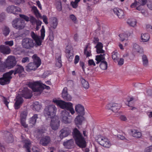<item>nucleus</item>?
<instances>
[{"mask_svg": "<svg viewBox=\"0 0 152 152\" xmlns=\"http://www.w3.org/2000/svg\"><path fill=\"white\" fill-rule=\"evenodd\" d=\"M12 24L14 28L18 29H23L25 25L24 20L19 18L14 20L12 22Z\"/></svg>", "mask_w": 152, "mask_h": 152, "instance_id": "nucleus-11", "label": "nucleus"}, {"mask_svg": "<svg viewBox=\"0 0 152 152\" xmlns=\"http://www.w3.org/2000/svg\"><path fill=\"white\" fill-rule=\"evenodd\" d=\"M147 6L149 9L152 10V0H148Z\"/></svg>", "mask_w": 152, "mask_h": 152, "instance_id": "nucleus-49", "label": "nucleus"}, {"mask_svg": "<svg viewBox=\"0 0 152 152\" xmlns=\"http://www.w3.org/2000/svg\"><path fill=\"white\" fill-rule=\"evenodd\" d=\"M54 102L62 109H65L66 110L62 111L61 118V121L65 124H69L72 122V118L69 116V112L72 114L75 113L73 108L72 104L71 102H66L62 100H56Z\"/></svg>", "mask_w": 152, "mask_h": 152, "instance_id": "nucleus-1", "label": "nucleus"}, {"mask_svg": "<svg viewBox=\"0 0 152 152\" xmlns=\"http://www.w3.org/2000/svg\"><path fill=\"white\" fill-rule=\"evenodd\" d=\"M127 24L130 26L134 27L136 25L137 21L133 18L128 19L127 21Z\"/></svg>", "mask_w": 152, "mask_h": 152, "instance_id": "nucleus-35", "label": "nucleus"}, {"mask_svg": "<svg viewBox=\"0 0 152 152\" xmlns=\"http://www.w3.org/2000/svg\"><path fill=\"white\" fill-rule=\"evenodd\" d=\"M84 120V118L83 115H78L75 118L74 122L75 124L78 127V125H81L83 121Z\"/></svg>", "mask_w": 152, "mask_h": 152, "instance_id": "nucleus-24", "label": "nucleus"}, {"mask_svg": "<svg viewBox=\"0 0 152 152\" xmlns=\"http://www.w3.org/2000/svg\"><path fill=\"white\" fill-rule=\"evenodd\" d=\"M60 132V133L59 136L61 139L66 137L69 133V131L65 129H61Z\"/></svg>", "mask_w": 152, "mask_h": 152, "instance_id": "nucleus-29", "label": "nucleus"}, {"mask_svg": "<svg viewBox=\"0 0 152 152\" xmlns=\"http://www.w3.org/2000/svg\"><path fill=\"white\" fill-rule=\"evenodd\" d=\"M14 70H12L10 71V73L11 75L12 74L14 75L18 74H20L23 72L24 71V68L21 65L17 64L15 65Z\"/></svg>", "mask_w": 152, "mask_h": 152, "instance_id": "nucleus-15", "label": "nucleus"}, {"mask_svg": "<svg viewBox=\"0 0 152 152\" xmlns=\"http://www.w3.org/2000/svg\"><path fill=\"white\" fill-rule=\"evenodd\" d=\"M7 11L8 13H13L14 14H17V12H20V9L19 7L11 6L7 8Z\"/></svg>", "mask_w": 152, "mask_h": 152, "instance_id": "nucleus-18", "label": "nucleus"}, {"mask_svg": "<svg viewBox=\"0 0 152 152\" xmlns=\"http://www.w3.org/2000/svg\"><path fill=\"white\" fill-rule=\"evenodd\" d=\"M7 68V67L6 66L4 62L3 63H2L1 62L0 64V72H5V69Z\"/></svg>", "mask_w": 152, "mask_h": 152, "instance_id": "nucleus-43", "label": "nucleus"}, {"mask_svg": "<svg viewBox=\"0 0 152 152\" xmlns=\"http://www.w3.org/2000/svg\"><path fill=\"white\" fill-rule=\"evenodd\" d=\"M66 56L68 59L69 61H72L73 57V51L72 48L69 49L68 46L66 47Z\"/></svg>", "mask_w": 152, "mask_h": 152, "instance_id": "nucleus-20", "label": "nucleus"}, {"mask_svg": "<svg viewBox=\"0 0 152 152\" xmlns=\"http://www.w3.org/2000/svg\"><path fill=\"white\" fill-rule=\"evenodd\" d=\"M142 60L143 66H147L148 64V61L147 56L145 55H143L142 56Z\"/></svg>", "mask_w": 152, "mask_h": 152, "instance_id": "nucleus-37", "label": "nucleus"}, {"mask_svg": "<svg viewBox=\"0 0 152 152\" xmlns=\"http://www.w3.org/2000/svg\"><path fill=\"white\" fill-rule=\"evenodd\" d=\"M105 54L96 56L95 59L97 61L96 64H98L99 62L101 63L99 65V66L101 69L103 70H106L107 68V64L106 61H104Z\"/></svg>", "mask_w": 152, "mask_h": 152, "instance_id": "nucleus-9", "label": "nucleus"}, {"mask_svg": "<svg viewBox=\"0 0 152 152\" xmlns=\"http://www.w3.org/2000/svg\"><path fill=\"white\" fill-rule=\"evenodd\" d=\"M80 0H75L74 2H71V4L72 7L76 8L77 7V4L80 1Z\"/></svg>", "mask_w": 152, "mask_h": 152, "instance_id": "nucleus-45", "label": "nucleus"}, {"mask_svg": "<svg viewBox=\"0 0 152 152\" xmlns=\"http://www.w3.org/2000/svg\"><path fill=\"white\" fill-rule=\"evenodd\" d=\"M150 37L148 33L142 34H141V41L143 42H148L149 39Z\"/></svg>", "mask_w": 152, "mask_h": 152, "instance_id": "nucleus-32", "label": "nucleus"}, {"mask_svg": "<svg viewBox=\"0 0 152 152\" xmlns=\"http://www.w3.org/2000/svg\"><path fill=\"white\" fill-rule=\"evenodd\" d=\"M62 96L63 99L67 101H70L72 99L71 96L68 93L67 88L66 87H64L62 93Z\"/></svg>", "mask_w": 152, "mask_h": 152, "instance_id": "nucleus-17", "label": "nucleus"}, {"mask_svg": "<svg viewBox=\"0 0 152 152\" xmlns=\"http://www.w3.org/2000/svg\"><path fill=\"white\" fill-rule=\"evenodd\" d=\"M34 107L36 110L38 111L40 109L41 106L38 102H36L34 103Z\"/></svg>", "mask_w": 152, "mask_h": 152, "instance_id": "nucleus-46", "label": "nucleus"}, {"mask_svg": "<svg viewBox=\"0 0 152 152\" xmlns=\"http://www.w3.org/2000/svg\"><path fill=\"white\" fill-rule=\"evenodd\" d=\"M50 139L48 136L43 137L40 140V143L43 146L47 145L50 142Z\"/></svg>", "mask_w": 152, "mask_h": 152, "instance_id": "nucleus-28", "label": "nucleus"}, {"mask_svg": "<svg viewBox=\"0 0 152 152\" xmlns=\"http://www.w3.org/2000/svg\"><path fill=\"white\" fill-rule=\"evenodd\" d=\"M75 110L79 114L82 115H84V108L81 105L78 104L76 105Z\"/></svg>", "mask_w": 152, "mask_h": 152, "instance_id": "nucleus-22", "label": "nucleus"}, {"mask_svg": "<svg viewBox=\"0 0 152 152\" xmlns=\"http://www.w3.org/2000/svg\"><path fill=\"white\" fill-rule=\"evenodd\" d=\"M19 16L20 17L23 19L27 21H29V18L26 15H23L20 14Z\"/></svg>", "mask_w": 152, "mask_h": 152, "instance_id": "nucleus-53", "label": "nucleus"}, {"mask_svg": "<svg viewBox=\"0 0 152 152\" xmlns=\"http://www.w3.org/2000/svg\"><path fill=\"white\" fill-rule=\"evenodd\" d=\"M139 2L141 3V5L144 6L146 3L147 4L148 0H138Z\"/></svg>", "mask_w": 152, "mask_h": 152, "instance_id": "nucleus-62", "label": "nucleus"}, {"mask_svg": "<svg viewBox=\"0 0 152 152\" xmlns=\"http://www.w3.org/2000/svg\"><path fill=\"white\" fill-rule=\"evenodd\" d=\"M13 141V139L12 137L10 134V136L8 137L7 140V141L8 143H11Z\"/></svg>", "mask_w": 152, "mask_h": 152, "instance_id": "nucleus-57", "label": "nucleus"}, {"mask_svg": "<svg viewBox=\"0 0 152 152\" xmlns=\"http://www.w3.org/2000/svg\"><path fill=\"white\" fill-rule=\"evenodd\" d=\"M22 142L24 144L23 146L27 149V152H30V144L31 142L28 139H23L22 140Z\"/></svg>", "mask_w": 152, "mask_h": 152, "instance_id": "nucleus-26", "label": "nucleus"}, {"mask_svg": "<svg viewBox=\"0 0 152 152\" xmlns=\"http://www.w3.org/2000/svg\"><path fill=\"white\" fill-rule=\"evenodd\" d=\"M29 61V58L28 57H25L23 58L22 60V62L23 63H25Z\"/></svg>", "mask_w": 152, "mask_h": 152, "instance_id": "nucleus-61", "label": "nucleus"}, {"mask_svg": "<svg viewBox=\"0 0 152 152\" xmlns=\"http://www.w3.org/2000/svg\"><path fill=\"white\" fill-rule=\"evenodd\" d=\"M152 150V145L146 148L145 150V152H151Z\"/></svg>", "mask_w": 152, "mask_h": 152, "instance_id": "nucleus-63", "label": "nucleus"}, {"mask_svg": "<svg viewBox=\"0 0 152 152\" xmlns=\"http://www.w3.org/2000/svg\"><path fill=\"white\" fill-rule=\"evenodd\" d=\"M28 85L29 87L31 88L33 91L39 92L40 93H41L44 88L48 90L50 89L49 86L41 83L39 82L29 83Z\"/></svg>", "mask_w": 152, "mask_h": 152, "instance_id": "nucleus-6", "label": "nucleus"}, {"mask_svg": "<svg viewBox=\"0 0 152 152\" xmlns=\"http://www.w3.org/2000/svg\"><path fill=\"white\" fill-rule=\"evenodd\" d=\"M42 29L40 30L41 36H38L35 34L34 32H31V36L32 39L35 41V45L36 46H39L41 45L43 40L45 36V30L44 26H42Z\"/></svg>", "mask_w": 152, "mask_h": 152, "instance_id": "nucleus-5", "label": "nucleus"}, {"mask_svg": "<svg viewBox=\"0 0 152 152\" xmlns=\"http://www.w3.org/2000/svg\"><path fill=\"white\" fill-rule=\"evenodd\" d=\"M88 64L89 66L93 65L95 66L96 65L93 59H89L88 61Z\"/></svg>", "mask_w": 152, "mask_h": 152, "instance_id": "nucleus-60", "label": "nucleus"}, {"mask_svg": "<svg viewBox=\"0 0 152 152\" xmlns=\"http://www.w3.org/2000/svg\"><path fill=\"white\" fill-rule=\"evenodd\" d=\"M34 62H31L26 66V70L27 72L34 70L39 67L41 64V59L36 54H34L32 57Z\"/></svg>", "mask_w": 152, "mask_h": 152, "instance_id": "nucleus-4", "label": "nucleus"}, {"mask_svg": "<svg viewBox=\"0 0 152 152\" xmlns=\"http://www.w3.org/2000/svg\"><path fill=\"white\" fill-rule=\"evenodd\" d=\"M60 121L58 117L55 116L52 118L50 123V126L54 130L58 129L59 126Z\"/></svg>", "mask_w": 152, "mask_h": 152, "instance_id": "nucleus-14", "label": "nucleus"}, {"mask_svg": "<svg viewBox=\"0 0 152 152\" xmlns=\"http://www.w3.org/2000/svg\"><path fill=\"white\" fill-rule=\"evenodd\" d=\"M139 4V2L137 1L136 0H135L134 2L131 4V7L132 8H134Z\"/></svg>", "mask_w": 152, "mask_h": 152, "instance_id": "nucleus-51", "label": "nucleus"}, {"mask_svg": "<svg viewBox=\"0 0 152 152\" xmlns=\"http://www.w3.org/2000/svg\"><path fill=\"white\" fill-rule=\"evenodd\" d=\"M27 116V113L25 111L23 112L20 114V118L26 119Z\"/></svg>", "mask_w": 152, "mask_h": 152, "instance_id": "nucleus-55", "label": "nucleus"}, {"mask_svg": "<svg viewBox=\"0 0 152 152\" xmlns=\"http://www.w3.org/2000/svg\"><path fill=\"white\" fill-rule=\"evenodd\" d=\"M3 33L4 35L6 36L9 33L10 30L9 28L7 26H5L2 28Z\"/></svg>", "mask_w": 152, "mask_h": 152, "instance_id": "nucleus-42", "label": "nucleus"}, {"mask_svg": "<svg viewBox=\"0 0 152 152\" xmlns=\"http://www.w3.org/2000/svg\"><path fill=\"white\" fill-rule=\"evenodd\" d=\"M72 134L77 145L80 148H85L86 146L85 139L77 128L73 129Z\"/></svg>", "mask_w": 152, "mask_h": 152, "instance_id": "nucleus-3", "label": "nucleus"}, {"mask_svg": "<svg viewBox=\"0 0 152 152\" xmlns=\"http://www.w3.org/2000/svg\"><path fill=\"white\" fill-rule=\"evenodd\" d=\"M143 6L142 5H139L138 7H136V9L139 11H141V13L145 16L146 15V14H147V13L146 11L143 10Z\"/></svg>", "mask_w": 152, "mask_h": 152, "instance_id": "nucleus-38", "label": "nucleus"}, {"mask_svg": "<svg viewBox=\"0 0 152 152\" xmlns=\"http://www.w3.org/2000/svg\"><path fill=\"white\" fill-rule=\"evenodd\" d=\"M112 58L115 61H117L119 58V54L116 51L113 52L112 53Z\"/></svg>", "mask_w": 152, "mask_h": 152, "instance_id": "nucleus-41", "label": "nucleus"}, {"mask_svg": "<svg viewBox=\"0 0 152 152\" xmlns=\"http://www.w3.org/2000/svg\"><path fill=\"white\" fill-rule=\"evenodd\" d=\"M49 23L51 29H55L56 28L58 25V20L55 17H52L50 18Z\"/></svg>", "mask_w": 152, "mask_h": 152, "instance_id": "nucleus-21", "label": "nucleus"}, {"mask_svg": "<svg viewBox=\"0 0 152 152\" xmlns=\"http://www.w3.org/2000/svg\"><path fill=\"white\" fill-rule=\"evenodd\" d=\"M74 144V141L73 140H70L68 141L64 142L63 145L67 148L69 149L73 146Z\"/></svg>", "mask_w": 152, "mask_h": 152, "instance_id": "nucleus-30", "label": "nucleus"}, {"mask_svg": "<svg viewBox=\"0 0 152 152\" xmlns=\"http://www.w3.org/2000/svg\"><path fill=\"white\" fill-rule=\"evenodd\" d=\"M37 20L33 16H31L30 17L29 20L32 23V24H35Z\"/></svg>", "mask_w": 152, "mask_h": 152, "instance_id": "nucleus-54", "label": "nucleus"}, {"mask_svg": "<svg viewBox=\"0 0 152 152\" xmlns=\"http://www.w3.org/2000/svg\"><path fill=\"white\" fill-rule=\"evenodd\" d=\"M131 34L129 32L128 33L124 34V41L125 40H127L128 39V37L130 36Z\"/></svg>", "mask_w": 152, "mask_h": 152, "instance_id": "nucleus-59", "label": "nucleus"}, {"mask_svg": "<svg viewBox=\"0 0 152 152\" xmlns=\"http://www.w3.org/2000/svg\"><path fill=\"white\" fill-rule=\"evenodd\" d=\"M2 100L4 104H5L6 106L8 108V104L9 103V99L6 98L5 97L3 96Z\"/></svg>", "mask_w": 152, "mask_h": 152, "instance_id": "nucleus-47", "label": "nucleus"}, {"mask_svg": "<svg viewBox=\"0 0 152 152\" xmlns=\"http://www.w3.org/2000/svg\"><path fill=\"white\" fill-rule=\"evenodd\" d=\"M134 100L133 97H131L128 98L127 99V103H126L127 105L129 107H131L132 108L131 109L132 110H134L136 109V108L134 107H132L133 105V101Z\"/></svg>", "mask_w": 152, "mask_h": 152, "instance_id": "nucleus-34", "label": "nucleus"}, {"mask_svg": "<svg viewBox=\"0 0 152 152\" xmlns=\"http://www.w3.org/2000/svg\"><path fill=\"white\" fill-rule=\"evenodd\" d=\"M56 111V108L54 105H49L45 108L44 114L46 117L53 118Z\"/></svg>", "mask_w": 152, "mask_h": 152, "instance_id": "nucleus-8", "label": "nucleus"}, {"mask_svg": "<svg viewBox=\"0 0 152 152\" xmlns=\"http://www.w3.org/2000/svg\"><path fill=\"white\" fill-rule=\"evenodd\" d=\"M32 10H33L37 18H39L41 17V15L39 13L36 7L35 6L32 7Z\"/></svg>", "mask_w": 152, "mask_h": 152, "instance_id": "nucleus-40", "label": "nucleus"}, {"mask_svg": "<svg viewBox=\"0 0 152 152\" xmlns=\"http://www.w3.org/2000/svg\"><path fill=\"white\" fill-rule=\"evenodd\" d=\"M132 51L134 53L140 54L143 53L142 48L136 43L133 44Z\"/></svg>", "mask_w": 152, "mask_h": 152, "instance_id": "nucleus-19", "label": "nucleus"}, {"mask_svg": "<svg viewBox=\"0 0 152 152\" xmlns=\"http://www.w3.org/2000/svg\"><path fill=\"white\" fill-rule=\"evenodd\" d=\"M131 132L133 137L136 138H140L141 136V133L137 130H131Z\"/></svg>", "mask_w": 152, "mask_h": 152, "instance_id": "nucleus-33", "label": "nucleus"}, {"mask_svg": "<svg viewBox=\"0 0 152 152\" xmlns=\"http://www.w3.org/2000/svg\"><path fill=\"white\" fill-rule=\"evenodd\" d=\"M97 141L101 145L104 147L109 148L111 146L109 140L105 137H100L97 139Z\"/></svg>", "mask_w": 152, "mask_h": 152, "instance_id": "nucleus-13", "label": "nucleus"}, {"mask_svg": "<svg viewBox=\"0 0 152 152\" xmlns=\"http://www.w3.org/2000/svg\"><path fill=\"white\" fill-rule=\"evenodd\" d=\"M32 150L33 152H39V148L35 146L33 147L32 148Z\"/></svg>", "mask_w": 152, "mask_h": 152, "instance_id": "nucleus-64", "label": "nucleus"}, {"mask_svg": "<svg viewBox=\"0 0 152 152\" xmlns=\"http://www.w3.org/2000/svg\"><path fill=\"white\" fill-rule=\"evenodd\" d=\"M0 51L4 54H8L10 53L11 50L9 47L1 45L0 46Z\"/></svg>", "mask_w": 152, "mask_h": 152, "instance_id": "nucleus-23", "label": "nucleus"}, {"mask_svg": "<svg viewBox=\"0 0 152 152\" xmlns=\"http://www.w3.org/2000/svg\"><path fill=\"white\" fill-rule=\"evenodd\" d=\"M31 91L28 88H26L22 91V93L19 94L16 96L15 102V108L18 109L20 107V105L23 102V99L22 97H24L26 99H29L32 97Z\"/></svg>", "mask_w": 152, "mask_h": 152, "instance_id": "nucleus-2", "label": "nucleus"}, {"mask_svg": "<svg viewBox=\"0 0 152 152\" xmlns=\"http://www.w3.org/2000/svg\"><path fill=\"white\" fill-rule=\"evenodd\" d=\"M114 13L119 18L122 19L124 17V12L119 8H115L113 9Z\"/></svg>", "mask_w": 152, "mask_h": 152, "instance_id": "nucleus-25", "label": "nucleus"}, {"mask_svg": "<svg viewBox=\"0 0 152 152\" xmlns=\"http://www.w3.org/2000/svg\"><path fill=\"white\" fill-rule=\"evenodd\" d=\"M95 48L96 49L97 53H104V51L102 49L103 45L101 43L98 42Z\"/></svg>", "mask_w": 152, "mask_h": 152, "instance_id": "nucleus-31", "label": "nucleus"}, {"mask_svg": "<svg viewBox=\"0 0 152 152\" xmlns=\"http://www.w3.org/2000/svg\"><path fill=\"white\" fill-rule=\"evenodd\" d=\"M38 118V115L35 114L29 119V124L30 126L32 127L35 125L37 121V119Z\"/></svg>", "mask_w": 152, "mask_h": 152, "instance_id": "nucleus-27", "label": "nucleus"}, {"mask_svg": "<svg viewBox=\"0 0 152 152\" xmlns=\"http://www.w3.org/2000/svg\"><path fill=\"white\" fill-rule=\"evenodd\" d=\"M61 3L60 1H57L56 3V8L58 11H61L62 10Z\"/></svg>", "mask_w": 152, "mask_h": 152, "instance_id": "nucleus-44", "label": "nucleus"}, {"mask_svg": "<svg viewBox=\"0 0 152 152\" xmlns=\"http://www.w3.org/2000/svg\"><path fill=\"white\" fill-rule=\"evenodd\" d=\"M121 107L120 104L115 103H109L108 104L106 107V108L108 110H111L114 113L117 112Z\"/></svg>", "mask_w": 152, "mask_h": 152, "instance_id": "nucleus-16", "label": "nucleus"}, {"mask_svg": "<svg viewBox=\"0 0 152 152\" xmlns=\"http://www.w3.org/2000/svg\"><path fill=\"white\" fill-rule=\"evenodd\" d=\"M84 53L86 57H88L91 56V52L90 48H88V46H86L84 49Z\"/></svg>", "mask_w": 152, "mask_h": 152, "instance_id": "nucleus-39", "label": "nucleus"}, {"mask_svg": "<svg viewBox=\"0 0 152 152\" xmlns=\"http://www.w3.org/2000/svg\"><path fill=\"white\" fill-rule=\"evenodd\" d=\"M123 132L122 133H119V134L117 135V137L118 140H123L124 139V136Z\"/></svg>", "mask_w": 152, "mask_h": 152, "instance_id": "nucleus-52", "label": "nucleus"}, {"mask_svg": "<svg viewBox=\"0 0 152 152\" xmlns=\"http://www.w3.org/2000/svg\"><path fill=\"white\" fill-rule=\"evenodd\" d=\"M21 45L23 48L31 50L34 48L35 43L33 39L26 37L23 39L21 41Z\"/></svg>", "mask_w": 152, "mask_h": 152, "instance_id": "nucleus-7", "label": "nucleus"}, {"mask_svg": "<svg viewBox=\"0 0 152 152\" xmlns=\"http://www.w3.org/2000/svg\"><path fill=\"white\" fill-rule=\"evenodd\" d=\"M81 81L82 87L85 89H88L89 87V84L88 82L83 78H82Z\"/></svg>", "mask_w": 152, "mask_h": 152, "instance_id": "nucleus-36", "label": "nucleus"}, {"mask_svg": "<svg viewBox=\"0 0 152 152\" xmlns=\"http://www.w3.org/2000/svg\"><path fill=\"white\" fill-rule=\"evenodd\" d=\"M26 119L20 118V122L21 125L25 128L27 127V125L26 124Z\"/></svg>", "mask_w": 152, "mask_h": 152, "instance_id": "nucleus-48", "label": "nucleus"}, {"mask_svg": "<svg viewBox=\"0 0 152 152\" xmlns=\"http://www.w3.org/2000/svg\"><path fill=\"white\" fill-rule=\"evenodd\" d=\"M12 78V77L9 72L5 73L3 77L0 78V84L4 85L9 84Z\"/></svg>", "mask_w": 152, "mask_h": 152, "instance_id": "nucleus-12", "label": "nucleus"}, {"mask_svg": "<svg viewBox=\"0 0 152 152\" xmlns=\"http://www.w3.org/2000/svg\"><path fill=\"white\" fill-rule=\"evenodd\" d=\"M70 18L75 23H76L77 22V18L74 15L72 14L70 15Z\"/></svg>", "mask_w": 152, "mask_h": 152, "instance_id": "nucleus-50", "label": "nucleus"}, {"mask_svg": "<svg viewBox=\"0 0 152 152\" xmlns=\"http://www.w3.org/2000/svg\"><path fill=\"white\" fill-rule=\"evenodd\" d=\"M42 19L45 24L47 25L48 23V18L46 15H43L42 17Z\"/></svg>", "mask_w": 152, "mask_h": 152, "instance_id": "nucleus-56", "label": "nucleus"}, {"mask_svg": "<svg viewBox=\"0 0 152 152\" xmlns=\"http://www.w3.org/2000/svg\"><path fill=\"white\" fill-rule=\"evenodd\" d=\"M4 63L7 68L12 69L16 65L17 61L14 56H10L7 57Z\"/></svg>", "mask_w": 152, "mask_h": 152, "instance_id": "nucleus-10", "label": "nucleus"}, {"mask_svg": "<svg viewBox=\"0 0 152 152\" xmlns=\"http://www.w3.org/2000/svg\"><path fill=\"white\" fill-rule=\"evenodd\" d=\"M4 44L6 45H8L10 46H12L13 45V41H7L5 42Z\"/></svg>", "mask_w": 152, "mask_h": 152, "instance_id": "nucleus-58", "label": "nucleus"}]
</instances>
